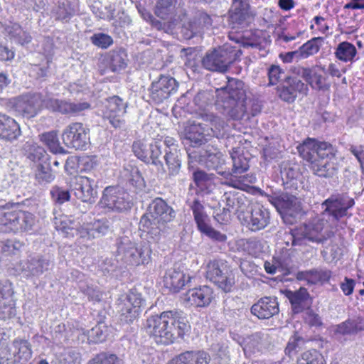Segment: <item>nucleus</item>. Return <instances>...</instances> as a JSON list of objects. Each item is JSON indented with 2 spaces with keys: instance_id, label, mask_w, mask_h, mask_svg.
Wrapping results in <instances>:
<instances>
[{
  "instance_id": "nucleus-1",
  "label": "nucleus",
  "mask_w": 364,
  "mask_h": 364,
  "mask_svg": "<svg viewBox=\"0 0 364 364\" xmlns=\"http://www.w3.org/2000/svg\"><path fill=\"white\" fill-rule=\"evenodd\" d=\"M144 328L156 344L168 346L183 338L190 325L181 311H166L148 317Z\"/></svg>"
},
{
  "instance_id": "nucleus-2",
  "label": "nucleus",
  "mask_w": 364,
  "mask_h": 364,
  "mask_svg": "<svg viewBox=\"0 0 364 364\" xmlns=\"http://www.w3.org/2000/svg\"><path fill=\"white\" fill-rule=\"evenodd\" d=\"M303 159L309 162L314 174L323 178H331L336 173L335 164L337 149L331 144L308 138L297 146Z\"/></svg>"
},
{
  "instance_id": "nucleus-3",
  "label": "nucleus",
  "mask_w": 364,
  "mask_h": 364,
  "mask_svg": "<svg viewBox=\"0 0 364 364\" xmlns=\"http://www.w3.org/2000/svg\"><path fill=\"white\" fill-rule=\"evenodd\" d=\"M215 106L223 114L233 120H240L247 109L245 83L240 80L231 79L225 86L217 88Z\"/></svg>"
},
{
  "instance_id": "nucleus-4",
  "label": "nucleus",
  "mask_w": 364,
  "mask_h": 364,
  "mask_svg": "<svg viewBox=\"0 0 364 364\" xmlns=\"http://www.w3.org/2000/svg\"><path fill=\"white\" fill-rule=\"evenodd\" d=\"M176 218L173 208L161 198L152 200L148 208V213L144 214L139 221V229L146 232L155 241L160 235L168 232V223Z\"/></svg>"
},
{
  "instance_id": "nucleus-5",
  "label": "nucleus",
  "mask_w": 364,
  "mask_h": 364,
  "mask_svg": "<svg viewBox=\"0 0 364 364\" xmlns=\"http://www.w3.org/2000/svg\"><path fill=\"white\" fill-rule=\"evenodd\" d=\"M18 203H6L0 206V230L4 232H23L33 229L36 224L35 215L21 210H10Z\"/></svg>"
},
{
  "instance_id": "nucleus-6",
  "label": "nucleus",
  "mask_w": 364,
  "mask_h": 364,
  "mask_svg": "<svg viewBox=\"0 0 364 364\" xmlns=\"http://www.w3.org/2000/svg\"><path fill=\"white\" fill-rule=\"evenodd\" d=\"M241 54L238 47L225 43L208 50L202 59V65L208 70L225 73Z\"/></svg>"
},
{
  "instance_id": "nucleus-7",
  "label": "nucleus",
  "mask_w": 364,
  "mask_h": 364,
  "mask_svg": "<svg viewBox=\"0 0 364 364\" xmlns=\"http://www.w3.org/2000/svg\"><path fill=\"white\" fill-rule=\"evenodd\" d=\"M117 257L127 265L138 266L147 264L150 260L151 250L149 246L140 249L135 242L128 237H121L117 240Z\"/></svg>"
},
{
  "instance_id": "nucleus-8",
  "label": "nucleus",
  "mask_w": 364,
  "mask_h": 364,
  "mask_svg": "<svg viewBox=\"0 0 364 364\" xmlns=\"http://www.w3.org/2000/svg\"><path fill=\"white\" fill-rule=\"evenodd\" d=\"M61 139L67 148L85 151L90 144V129L81 122H72L63 129Z\"/></svg>"
},
{
  "instance_id": "nucleus-9",
  "label": "nucleus",
  "mask_w": 364,
  "mask_h": 364,
  "mask_svg": "<svg viewBox=\"0 0 364 364\" xmlns=\"http://www.w3.org/2000/svg\"><path fill=\"white\" fill-rule=\"evenodd\" d=\"M232 160V171H218L228 181L227 184L235 188L241 189L247 183H253V178L248 175H242L249 169V161L242 154L233 151L231 153Z\"/></svg>"
},
{
  "instance_id": "nucleus-10",
  "label": "nucleus",
  "mask_w": 364,
  "mask_h": 364,
  "mask_svg": "<svg viewBox=\"0 0 364 364\" xmlns=\"http://www.w3.org/2000/svg\"><path fill=\"white\" fill-rule=\"evenodd\" d=\"M206 278L225 292H230L235 284L232 271L222 259L210 261L206 266Z\"/></svg>"
},
{
  "instance_id": "nucleus-11",
  "label": "nucleus",
  "mask_w": 364,
  "mask_h": 364,
  "mask_svg": "<svg viewBox=\"0 0 364 364\" xmlns=\"http://www.w3.org/2000/svg\"><path fill=\"white\" fill-rule=\"evenodd\" d=\"M268 197L269 202L279 212L284 222L289 221V217L294 219L301 210L300 200L294 195L286 192L274 191Z\"/></svg>"
},
{
  "instance_id": "nucleus-12",
  "label": "nucleus",
  "mask_w": 364,
  "mask_h": 364,
  "mask_svg": "<svg viewBox=\"0 0 364 364\" xmlns=\"http://www.w3.org/2000/svg\"><path fill=\"white\" fill-rule=\"evenodd\" d=\"M144 304L145 300L141 294L135 289H131L124 299H120L118 304L120 322L127 324L132 323L138 318Z\"/></svg>"
},
{
  "instance_id": "nucleus-13",
  "label": "nucleus",
  "mask_w": 364,
  "mask_h": 364,
  "mask_svg": "<svg viewBox=\"0 0 364 364\" xmlns=\"http://www.w3.org/2000/svg\"><path fill=\"white\" fill-rule=\"evenodd\" d=\"M330 232H323V223L319 220L305 225L300 230L291 231L288 237L292 246L301 245L304 240L323 243L331 237Z\"/></svg>"
},
{
  "instance_id": "nucleus-14",
  "label": "nucleus",
  "mask_w": 364,
  "mask_h": 364,
  "mask_svg": "<svg viewBox=\"0 0 364 364\" xmlns=\"http://www.w3.org/2000/svg\"><path fill=\"white\" fill-rule=\"evenodd\" d=\"M223 201L225 203L223 213H218L214 216V218L220 223L228 222L231 213L237 214L239 218L240 215L245 214L251 205L247 198L240 193H225Z\"/></svg>"
},
{
  "instance_id": "nucleus-15",
  "label": "nucleus",
  "mask_w": 364,
  "mask_h": 364,
  "mask_svg": "<svg viewBox=\"0 0 364 364\" xmlns=\"http://www.w3.org/2000/svg\"><path fill=\"white\" fill-rule=\"evenodd\" d=\"M132 150L139 159L146 164L155 166L159 173H166L164 164L160 159L162 151L158 142L146 144L142 141H136L132 144Z\"/></svg>"
},
{
  "instance_id": "nucleus-16",
  "label": "nucleus",
  "mask_w": 364,
  "mask_h": 364,
  "mask_svg": "<svg viewBox=\"0 0 364 364\" xmlns=\"http://www.w3.org/2000/svg\"><path fill=\"white\" fill-rule=\"evenodd\" d=\"M178 84L171 76L160 75L157 80H154L148 89L150 100L160 104L168 99L178 90Z\"/></svg>"
},
{
  "instance_id": "nucleus-17",
  "label": "nucleus",
  "mask_w": 364,
  "mask_h": 364,
  "mask_svg": "<svg viewBox=\"0 0 364 364\" xmlns=\"http://www.w3.org/2000/svg\"><path fill=\"white\" fill-rule=\"evenodd\" d=\"M100 203L104 208L119 212L126 211L132 205L129 193L119 186L107 187Z\"/></svg>"
},
{
  "instance_id": "nucleus-18",
  "label": "nucleus",
  "mask_w": 364,
  "mask_h": 364,
  "mask_svg": "<svg viewBox=\"0 0 364 364\" xmlns=\"http://www.w3.org/2000/svg\"><path fill=\"white\" fill-rule=\"evenodd\" d=\"M239 220L250 230L256 232L264 229L270 222V213L259 203L252 204L245 214H240Z\"/></svg>"
},
{
  "instance_id": "nucleus-19",
  "label": "nucleus",
  "mask_w": 364,
  "mask_h": 364,
  "mask_svg": "<svg viewBox=\"0 0 364 364\" xmlns=\"http://www.w3.org/2000/svg\"><path fill=\"white\" fill-rule=\"evenodd\" d=\"M291 70L294 74L302 77L306 82V85L313 90L326 91L330 88V84L327 82L328 77L322 73L325 71L323 67L317 65L311 67L299 66Z\"/></svg>"
},
{
  "instance_id": "nucleus-20",
  "label": "nucleus",
  "mask_w": 364,
  "mask_h": 364,
  "mask_svg": "<svg viewBox=\"0 0 364 364\" xmlns=\"http://www.w3.org/2000/svg\"><path fill=\"white\" fill-rule=\"evenodd\" d=\"M213 24V19L205 12H198L195 16L182 23L181 33L186 40L201 38Z\"/></svg>"
},
{
  "instance_id": "nucleus-21",
  "label": "nucleus",
  "mask_w": 364,
  "mask_h": 364,
  "mask_svg": "<svg viewBox=\"0 0 364 364\" xmlns=\"http://www.w3.org/2000/svg\"><path fill=\"white\" fill-rule=\"evenodd\" d=\"M355 204L353 198L346 194L332 195L321 204L324 208L323 214H328L335 220L338 221L347 215V211Z\"/></svg>"
},
{
  "instance_id": "nucleus-22",
  "label": "nucleus",
  "mask_w": 364,
  "mask_h": 364,
  "mask_svg": "<svg viewBox=\"0 0 364 364\" xmlns=\"http://www.w3.org/2000/svg\"><path fill=\"white\" fill-rule=\"evenodd\" d=\"M53 262L41 255L30 256L27 259L21 261L20 269L27 279L38 278L53 267Z\"/></svg>"
},
{
  "instance_id": "nucleus-23",
  "label": "nucleus",
  "mask_w": 364,
  "mask_h": 364,
  "mask_svg": "<svg viewBox=\"0 0 364 364\" xmlns=\"http://www.w3.org/2000/svg\"><path fill=\"white\" fill-rule=\"evenodd\" d=\"M277 95L284 102H294L298 93L307 95L309 87L301 80L296 77H285V80L277 87Z\"/></svg>"
},
{
  "instance_id": "nucleus-24",
  "label": "nucleus",
  "mask_w": 364,
  "mask_h": 364,
  "mask_svg": "<svg viewBox=\"0 0 364 364\" xmlns=\"http://www.w3.org/2000/svg\"><path fill=\"white\" fill-rule=\"evenodd\" d=\"M43 107V96L40 93L21 95L15 104L16 111L28 119L36 116Z\"/></svg>"
},
{
  "instance_id": "nucleus-25",
  "label": "nucleus",
  "mask_w": 364,
  "mask_h": 364,
  "mask_svg": "<svg viewBox=\"0 0 364 364\" xmlns=\"http://www.w3.org/2000/svg\"><path fill=\"white\" fill-rule=\"evenodd\" d=\"M191 160L198 161L207 168L218 171L224 164L223 155L215 146L208 144L198 154L196 151L188 153Z\"/></svg>"
},
{
  "instance_id": "nucleus-26",
  "label": "nucleus",
  "mask_w": 364,
  "mask_h": 364,
  "mask_svg": "<svg viewBox=\"0 0 364 364\" xmlns=\"http://www.w3.org/2000/svg\"><path fill=\"white\" fill-rule=\"evenodd\" d=\"M14 294L13 284L10 281H0V319H9L16 315Z\"/></svg>"
},
{
  "instance_id": "nucleus-27",
  "label": "nucleus",
  "mask_w": 364,
  "mask_h": 364,
  "mask_svg": "<svg viewBox=\"0 0 364 364\" xmlns=\"http://www.w3.org/2000/svg\"><path fill=\"white\" fill-rule=\"evenodd\" d=\"M94 186H97L95 180L87 176H80L76 178L72 191L78 200L92 204L95 202L97 196Z\"/></svg>"
},
{
  "instance_id": "nucleus-28",
  "label": "nucleus",
  "mask_w": 364,
  "mask_h": 364,
  "mask_svg": "<svg viewBox=\"0 0 364 364\" xmlns=\"http://www.w3.org/2000/svg\"><path fill=\"white\" fill-rule=\"evenodd\" d=\"M127 102L119 96L114 95L107 100V117L114 128H122L125 124L123 119Z\"/></svg>"
},
{
  "instance_id": "nucleus-29",
  "label": "nucleus",
  "mask_w": 364,
  "mask_h": 364,
  "mask_svg": "<svg viewBox=\"0 0 364 364\" xmlns=\"http://www.w3.org/2000/svg\"><path fill=\"white\" fill-rule=\"evenodd\" d=\"M250 311L259 319H269L279 311L277 299L274 296L260 298L257 303L252 306Z\"/></svg>"
},
{
  "instance_id": "nucleus-30",
  "label": "nucleus",
  "mask_w": 364,
  "mask_h": 364,
  "mask_svg": "<svg viewBox=\"0 0 364 364\" xmlns=\"http://www.w3.org/2000/svg\"><path fill=\"white\" fill-rule=\"evenodd\" d=\"M191 280V277L174 265L173 267L168 269L164 276V284L166 288L168 289L173 293H177L182 289L188 282Z\"/></svg>"
},
{
  "instance_id": "nucleus-31",
  "label": "nucleus",
  "mask_w": 364,
  "mask_h": 364,
  "mask_svg": "<svg viewBox=\"0 0 364 364\" xmlns=\"http://www.w3.org/2000/svg\"><path fill=\"white\" fill-rule=\"evenodd\" d=\"M214 299L213 289L208 286L189 290L186 294V301L196 307H207Z\"/></svg>"
},
{
  "instance_id": "nucleus-32",
  "label": "nucleus",
  "mask_w": 364,
  "mask_h": 364,
  "mask_svg": "<svg viewBox=\"0 0 364 364\" xmlns=\"http://www.w3.org/2000/svg\"><path fill=\"white\" fill-rule=\"evenodd\" d=\"M286 297L289 300L294 314H299L307 309L311 305V298L307 289L301 287L298 290H287Z\"/></svg>"
},
{
  "instance_id": "nucleus-33",
  "label": "nucleus",
  "mask_w": 364,
  "mask_h": 364,
  "mask_svg": "<svg viewBox=\"0 0 364 364\" xmlns=\"http://www.w3.org/2000/svg\"><path fill=\"white\" fill-rule=\"evenodd\" d=\"M21 134L20 126L14 119L6 114L0 115V139L12 142Z\"/></svg>"
},
{
  "instance_id": "nucleus-34",
  "label": "nucleus",
  "mask_w": 364,
  "mask_h": 364,
  "mask_svg": "<svg viewBox=\"0 0 364 364\" xmlns=\"http://www.w3.org/2000/svg\"><path fill=\"white\" fill-rule=\"evenodd\" d=\"M198 116L199 119H201L200 122L203 124L206 132L210 134L211 137H219L221 135V132L225 126L223 119L212 112H200Z\"/></svg>"
},
{
  "instance_id": "nucleus-35",
  "label": "nucleus",
  "mask_w": 364,
  "mask_h": 364,
  "mask_svg": "<svg viewBox=\"0 0 364 364\" xmlns=\"http://www.w3.org/2000/svg\"><path fill=\"white\" fill-rule=\"evenodd\" d=\"M267 339V335L262 332H256L248 336L240 343L246 356L261 352L264 346V341Z\"/></svg>"
},
{
  "instance_id": "nucleus-36",
  "label": "nucleus",
  "mask_w": 364,
  "mask_h": 364,
  "mask_svg": "<svg viewBox=\"0 0 364 364\" xmlns=\"http://www.w3.org/2000/svg\"><path fill=\"white\" fill-rule=\"evenodd\" d=\"M78 6L75 1L63 0L58 1L53 10L55 20L68 22L77 12Z\"/></svg>"
},
{
  "instance_id": "nucleus-37",
  "label": "nucleus",
  "mask_w": 364,
  "mask_h": 364,
  "mask_svg": "<svg viewBox=\"0 0 364 364\" xmlns=\"http://www.w3.org/2000/svg\"><path fill=\"white\" fill-rule=\"evenodd\" d=\"M203 124L200 122H193L186 129V139L193 146H200L211 137L210 134L206 132V129Z\"/></svg>"
},
{
  "instance_id": "nucleus-38",
  "label": "nucleus",
  "mask_w": 364,
  "mask_h": 364,
  "mask_svg": "<svg viewBox=\"0 0 364 364\" xmlns=\"http://www.w3.org/2000/svg\"><path fill=\"white\" fill-rule=\"evenodd\" d=\"M9 347L21 364H25L32 357L31 344L26 339L16 338L9 345Z\"/></svg>"
},
{
  "instance_id": "nucleus-39",
  "label": "nucleus",
  "mask_w": 364,
  "mask_h": 364,
  "mask_svg": "<svg viewBox=\"0 0 364 364\" xmlns=\"http://www.w3.org/2000/svg\"><path fill=\"white\" fill-rule=\"evenodd\" d=\"M364 331V319L360 317L348 318L334 326L336 336L355 335Z\"/></svg>"
},
{
  "instance_id": "nucleus-40",
  "label": "nucleus",
  "mask_w": 364,
  "mask_h": 364,
  "mask_svg": "<svg viewBox=\"0 0 364 364\" xmlns=\"http://www.w3.org/2000/svg\"><path fill=\"white\" fill-rule=\"evenodd\" d=\"M4 34L9 37L11 40L22 46L31 42V36L23 31L21 26L16 23L10 22L4 26Z\"/></svg>"
},
{
  "instance_id": "nucleus-41",
  "label": "nucleus",
  "mask_w": 364,
  "mask_h": 364,
  "mask_svg": "<svg viewBox=\"0 0 364 364\" xmlns=\"http://www.w3.org/2000/svg\"><path fill=\"white\" fill-rule=\"evenodd\" d=\"M166 164L168 167V176L171 178L177 176L181 168L182 154L177 148L166 150L164 156Z\"/></svg>"
},
{
  "instance_id": "nucleus-42",
  "label": "nucleus",
  "mask_w": 364,
  "mask_h": 364,
  "mask_svg": "<svg viewBox=\"0 0 364 364\" xmlns=\"http://www.w3.org/2000/svg\"><path fill=\"white\" fill-rule=\"evenodd\" d=\"M127 54L122 48H117L110 50L107 55V61L112 71L117 72L126 68Z\"/></svg>"
},
{
  "instance_id": "nucleus-43",
  "label": "nucleus",
  "mask_w": 364,
  "mask_h": 364,
  "mask_svg": "<svg viewBox=\"0 0 364 364\" xmlns=\"http://www.w3.org/2000/svg\"><path fill=\"white\" fill-rule=\"evenodd\" d=\"M40 140L48 147L49 151L55 154L65 155L68 151L61 145L57 132L52 131L43 133L40 136Z\"/></svg>"
},
{
  "instance_id": "nucleus-44",
  "label": "nucleus",
  "mask_w": 364,
  "mask_h": 364,
  "mask_svg": "<svg viewBox=\"0 0 364 364\" xmlns=\"http://www.w3.org/2000/svg\"><path fill=\"white\" fill-rule=\"evenodd\" d=\"M122 177L132 186L141 188L144 186L145 182L139 168L130 164H126L121 171Z\"/></svg>"
},
{
  "instance_id": "nucleus-45",
  "label": "nucleus",
  "mask_w": 364,
  "mask_h": 364,
  "mask_svg": "<svg viewBox=\"0 0 364 364\" xmlns=\"http://www.w3.org/2000/svg\"><path fill=\"white\" fill-rule=\"evenodd\" d=\"M337 59L343 62H353L357 54L356 48L348 41H343L337 46L334 52Z\"/></svg>"
},
{
  "instance_id": "nucleus-46",
  "label": "nucleus",
  "mask_w": 364,
  "mask_h": 364,
  "mask_svg": "<svg viewBox=\"0 0 364 364\" xmlns=\"http://www.w3.org/2000/svg\"><path fill=\"white\" fill-rule=\"evenodd\" d=\"M249 4L246 6L232 5V10L230 14V21L233 27L236 26H242L246 23L248 18Z\"/></svg>"
},
{
  "instance_id": "nucleus-47",
  "label": "nucleus",
  "mask_w": 364,
  "mask_h": 364,
  "mask_svg": "<svg viewBox=\"0 0 364 364\" xmlns=\"http://www.w3.org/2000/svg\"><path fill=\"white\" fill-rule=\"evenodd\" d=\"M55 225L56 229L61 231L65 237H74L80 228V222L67 217L56 222Z\"/></svg>"
},
{
  "instance_id": "nucleus-48",
  "label": "nucleus",
  "mask_w": 364,
  "mask_h": 364,
  "mask_svg": "<svg viewBox=\"0 0 364 364\" xmlns=\"http://www.w3.org/2000/svg\"><path fill=\"white\" fill-rule=\"evenodd\" d=\"M190 208L193 212L198 229L208 223V216L205 211L203 205L198 199H194L190 205Z\"/></svg>"
},
{
  "instance_id": "nucleus-49",
  "label": "nucleus",
  "mask_w": 364,
  "mask_h": 364,
  "mask_svg": "<svg viewBox=\"0 0 364 364\" xmlns=\"http://www.w3.org/2000/svg\"><path fill=\"white\" fill-rule=\"evenodd\" d=\"M88 364H124V362L116 354L102 352L90 360Z\"/></svg>"
},
{
  "instance_id": "nucleus-50",
  "label": "nucleus",
  "mask_w": 364,
  "mask_h": 364,
  "mask_svg": "<svg viewBox=\"0 0 364 364\" xmlns=\"http://www.w3.org/2000/svg\"><path fill=\"white\" fill-rule=\"evenodd\" d=\"M321 38H313L306 43L299 47L298 53L301 59H305L311 55L317 53L320 49V46L317 44V41Z\"/></svg>"
},
{
  "instance_id": "nucleus-51",
  "label": "nucleus",
  "mask_w": 364,
  "mask_h": 364,
  "mask_svg": "<svg viewBox=\"0 0 364 364\" xmlns=\"http://www.w3.org/2000/svg\"><path fill=\"white\" fill-rule=\"evenodd\" d=\"M107 335V327L104 323H98L88 331L89 343H97L105 340Z\"/></svg>"
},
{
  "instance_id": "nucleus-52",
  "label": "nucleus",
  "mask_w": 364,
  "mask_h": 364,
  "mask_svg": "<svg viewBox=\"0 0 364 364\" xmlns=\"http://www.w3.org/2000/svg\"><path fill=\"white\" fill-rule=\"evenodd\" d=\"M189 364H209L211 358L204 350H187L185 352Z\"/></svg>"
},
{
  "instance_id": "nucleus-53",
  "label": "nucleus",
  "mask_w": 364,
  "mask_h": 364,
  "mask_svg": "<svg viewBox=\"0 0 364 364\" xmlns=\"http://www.w3.org/2000/svg\"><path fill=\"white\" fill-rule=\"evenodd\" d=\"M36 179L40 184L50 183L55 179L49 164L45 166L40 164L37 166Z\"/></svg>"
},
{
  "instance_id": "nucleus-54",
  "label": "nucleus",
  "mask_w": 364,
  "mask_h": 364,
  "mask_svg": "<svg viewBox=\"0 0 364 364\" xmlns=\"http://www.w3.org/2000/svg\"><path fill=\"white\" fill-rule=\"evenodd\" d=\"M323 357L316 350L303 353L297 360V364H323Z\"/></svg>"
},
{
  "instance_id": "nucleus-55",
  "label": "nucleus",
  "mask_w": 364,
  "mask_h": 364,
  "mask_svg": "<svg viewBox=\"0 0 364 364\" xmlns=\"http://www.w3.org/2000/svg\"><path fill=\"white\" fill-rule=\"evenodd\" d=\"M304 343L305 341L303 338L297 334H294L288 341L287 346L285 348L286 355L289 357H292L303 348Z\"/></svg>"
},
{
  "instance_id": "nucleus-56",
  "label": "nucleus",
  "mask_w": 364,
  "mask_h": 364,
  "mask_svg": "<svg viewBox=\"0 0 364 364\" xmlns=\"http://www.w3.org/2000/svg\"><path fill=\"white\" fill-rule=\"evenodd\" d=\"M213 95L208 91H200L193 98L194 105L200 110V112H206L205 108L211 105Z\"/></svg>"
},
{
  "instance_id": "nucleus-57",
  "label": "nucleus",
  "mask_w": 364,
  "mask_h": 364,
  "mask_svg": "<svg viewBox=\"0 0 364 364\" xmlns=\"http://www.w3.org/2000/svg\"><path fill=\"white\" fill-rule=\"evenodd\" d=\"M90 105L88 102H70L65 101L63 114H80L82 112L89 109Z\"/></svg>"
},
{
  "instance_id": "nucleus-58",
  "label": "nucleus",
  "mask_w": 364,
  "mask_h": 364,
  "mask_svg": "<svg viewBox=\"0 0 364 364\" xmlns=\"http://www.w3.org/2000/svg\"><path fill=\"white\" fill-rule=\"evenodd\" d=\"M281 177L284 183H288L300 176V172L296 165L284 164L281 168Z\"/></svg>"
},
{
  "instance_id": "nucleus-59",
  "label": "nucleus",
  "mask_w": 364,
  "mask_h": 364,
  "mask_svg": "<svg viewBox=\"0 0 364 364\" xmlns=\"http://www.w3.org/2000/svg\"><path fill=\"white\" fill-rule=\"evenodd\" d=\"M90 41L95 46L102 49L108 48L114 43L113 38L109 35L104 33H94L90 37Z\"/></svg>"
},
{
  "instance_id": "nucleus-60",
  "label": "nucleus",
  "mask_w": 364,
  "mask_h": 364,
  "mask_svg": "<svg viewBox=\"0 0 364 364\" xmlns=\"http://www.w3.org/2000/svg\"><path fill=\"white\" fill-rule=\"evenodd\" d=\"M53 201L58 205H61L70 198V192L59 186H53L50 191Z\"/></svg>"
},
{
  "instance_id": "nucleus-61",
  "label": "nucleus",
  "mask_w": 364,
  "mask_h": 364,
  "mask_svg": "<svg viewBox=\"0 0 364 364\" xmlns=\"http://www.w3.org/2000/svg\"><path fill=\"white\" fill-rule=\"evenodd\" d=\"M285 77H289V75H287L284 70L282 69L279 65H272L268 68V77L269 85H274L277 84L281 80L284 81Z\"/></svg>"
},
{
  "instance_id": "nucleus-62",
  "label": "nucleus",
  "mask_w": 364,
  "mask_h": 364,
  "mask_svg": "<svg viewBox=\"0 0 364 364\" xmlns=\"http://www.w3.org/2000/svg\"><path fill=\"white\" fill-rule=\"evenodd\" d=\"M198 230L201 233L205 235L207 237L210 238L214 242H225L227 240L226 235L223 234L220 231L215 230L208 223L204 225L203 227L198 228Z\"/></svg>"
},
{
  "instance_id": "nucleus-63",
  "label": "nucleus",
  "mask_w": 364,
  "mask_h": 364,
  "mask_svg": "<svg viewBox=\"0 0 364 364\" xmlns=\"http://www.w3.org/2000/svg\"><path fill=\"white\" fill-rule=\"evenodd\" d=\"M65 101L58 99L48 97L43 98V107L53 112H59L63 114Z\"/></svg>"
},
{
  "instance_id": "nucleus-64",
  "label": "nucleus",
  "mask_w": 364,
  "mask_h": 364,
  "mask_svg": "<svg viewBox=\"0 0 364 364\" xmlns=\"http://www.w3.org/2000/svg\"><path fill=\"white\" fill-rule=\"evenodd\" d=\"M0 364H21L9 346L0 351Z\"/></svg>"
}]
</instances>
